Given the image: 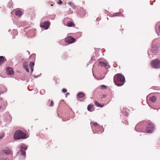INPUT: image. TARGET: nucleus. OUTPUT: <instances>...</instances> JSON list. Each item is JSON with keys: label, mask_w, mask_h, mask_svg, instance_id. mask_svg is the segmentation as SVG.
Here are the masks:
<instances>
[{"label": "nucleus", "mask_w": 160, "mask_h": 160, "mask_svg": "<svg viewBox=\"0 0 160 160\" xmlns=\"http://www.w3.org/2000/svg\"><path fill=\"white\" fill-rule=\"evenodd\" d=\"M114 82L115 84L118 86L123 85L125 81L124 76L120 73L116 75L114 77Z\"/></svg>", "instance_id": "nucleus-1"}, {"label": "nucleus", "mask_w": 160, "mask_h": 160, "mask_svg": "<svg viewBox=\"0 0 160 160\" xmlns=\"http://www.w3.org/2000/svg\"><path fill=\"white\" fill-rule=\"evenodd\" d=\"M26 138V134L20 130L17 131L14 135V139H23Z\"/></svg>", "instance_id": "nucleus-2"}, {"label": "nucleus", "mask_w": 160, "mask_h": 160, "mask_svg": "<svg viewBox=\"0 0 160 160\" xmlns=\"http://www.w3.org/2000/svg\"><path fill=\"white\" fill-rule=\"evenodd\" d=\"M21 148L20 150L18 152L17 154L18 155H22L24 158L25 156V150L27 149V147L24 144H22V145Z\"/></svg>", "instance_id": "nucleus-3"}, {"label": "nucleus", "mask_w": 160, "mask_h": 160, "mask_svg": "<svg viewBox=\"0 0 160 160\" xmlns=\"http://www.w3.org/2000/svg\"><path fill=\"white\" fill-rule=\"evenodd\" d=\"M152 67L155 68H158L160 67V61L158 59L153 60L151 62Z\"/></svg>", "instance_id": "nucleus-4"}, {"label": "nucleus", "mask_w": 160, "mask_h": 160, "mask_svg": "<svg viewBox=\"0 0 160 160\" xmlns=\"http://www.w3.org/2000/svg\"><path fill=\"white\" fill-rule=\"evenodd\" d=\"M154 126L152 123H150L147 127L146 132L147 133L152 132L153 130Z\"/></svg>", "instance_id": "nucleus-5"}, {"label": "nucleus", "mask_w": 160, "mask_h": 160, "mask_svg": "<svg viewBox=\"0 0 160 160\" xmlns=\"http://www.w3.org/2000/svg\"><path fill=\"white\" fill-rule=\"evenodd\" d=\"M65 41L68 43L71 44L74 42L75 39L72 37L68 36L65 39Z\"/></svg>", "instance_id": "nucleus-6"}, {"label": "nucleus", "mask_w": 160, "mask_h": 160, "mask_svg": "<svg viewBox=\"0 0 160 160\" xmlns=\"http://www.w3.org/2000/svg\"><path fill=\"white\" fill-rule=\"evenodd\" d=\"M40 26L41 27L45 29H47L49 27V23L48 21L45 22H44L41 23Z\"/></svg>", "instance_id": "nucleus-7"}, {"label": "nucleus", "mask_w": 160, "mask_h": 160, "mask_svg": "<svg viewBox=\"0 0 160 160\" xmlns=\"http://www.w3.org/2000/svg\"><path fill=\"white\" fill-rule=\"evenodd\" d=\"M6 72L8 75H13L14 73L12 68L9 67L6 68Z\"/></svg>", "instance_id": "nucleus-8"}, {"label": "nucleus", "mask_w": 160, "mask_h": 160, "mask_svg": "<svg viewBox=\"0 0 160 160\" xmlns=\"http://www.w3.org/2000/svg\"><path fill=\"white\" fill-rule=\"evenodd\" d=\"M28 62H23V68L25 69L26 71L28 72H29V69L28 68Z\"/></svg>", "instance_id": "nucleus-9"}, {"label": "nucleus", "mask_w": 160, "mask_h": 160, "mask_svg": "<svg viewBox=\"0 0 160 160\" xmlns=\"http://www.w3.org/2000/svg\"><path fill=\"white\" fill-rule=\"evenodd\" d=\"M3 152L4 153L6 154H11V151L10 149L8 148H6L3 150Z\"/></svg>", "instance_id": "nucleus-10"}, {"label": "nucleus", "mask_w": 160, "mask_h": 160, "mask_svg": "<svg viewBox=\"0 0 160 160\" xmlns=\"http://www.w3.org/2000/svg\"><path fill=\"white\" fill-rule=\"evenodd\" d=\"M84 96V94L82 92L79 93L77 95V97L78 98H82Z\"/></svg>", "instance_id": "nucleus-11"}, {"label": "nucleus", "mask_w": 160, "mask_h": 160, "mask_svg": "<svg viewBox=\"0 0 160 160\" xmlns=\"http://www.w3.org/2000/svg\"><path fill=\"white\" fill-rule=\"evenodd\" d=\"M68 4L71 6L73 9H74L76 8V6L75 5L73 4V3L72 2H69L68 3Z\"/></svg>", "instance_id": "nucleus-12"}, {"label": "nucleus", "mask_w": 160, "mask_h": 160, "mask_svg": "<svg viewBox=\"0 0 160 160\" xmlns=\"http://www.w3.org/2000/svg\"><path fill=\"white\" fill-rule=\"evenodd\" d=\"M67 25L68 27H71L73 26L74 24L72 22L69 21L67 22Z\"/></svg>", "instance_id": "nucleus-13"}, {"label": "nucleus", "mask_w": 160, "mask_h": 160, "mask_svg": "<svg viewBox=\"0 0 160 160\" xmlns=\"http://www.w3.org/2000/svg\"><path fill=\"white\" fill-rule=\"evenodd\" d=\"M156 98L154 96H153L150 98V100L152 102H154L156 100Z\"/></svg>", "instance_id": "nucleus-14"}, {"label": "nucleus", "mask_w": 160, "mask_h": 160, "mask_svg": "<svg viewBox=\"0 0 160 160\" xmlns=\"http://www.w3.org/2000/svg\"><path fill=\"white\" fill-rule=\"evenodd\" d=\"M22 13L21 11L20 10L16 11L15 12V15L16 16H20Z\"/></svg>", "instance_id": "nucleus-15"}, {"label": "nucleus", "mask_w": 160, "mask_h": 160, "mask_svg": "<svg viewBox=\"0 0 160 160\" xmlns=\"http://www.w3.org/2000/svg\"><path fill=\"white\" fill-rule=\"evenodd\" d=\"M95 105L98 107H102L103 105L102 106L101 104H100L97 101H96L95 102Z\"/></svg>", "instance_id": "nucleus-16"}, {"label": "nucleus", "mask_w": 160, "mask_h": 160, "mask_svg": "<svg viewBox=\"0 0 160 160\" xmlns=\"http://www.w3.org/2000/svg\"><path fill=\"white\" fill-rule=\"evenodd\" d=\"M4 60V58L3 56H0V64L3 62Z\"/></svg>", "instance_id": "nucleus-17"}, {"label": "nucleus", "mask_w": 160, "mask_h": 160, "mask_svg": "<svg viewBox=\"0 0 160 160\" xmlns=\"http://www.w3.org/2000/svg\"><path fill=\"white\" fill-rule=\"evenodd\" d=\"M100 64L101 65L102 67H105L107 65L106 63L103 62H100Z\"/></svg>", "instance_id": "nucleus-18"}, {"label": "nucleus", "mask_w": 160, "mask_h": 160, "mask_svg": "<svg viewBox=\"0 0 160 160\" xmlns=\"http://www.w3.org/2000/svg\"><path fill=\"white\" fill-rule=\"evenodd\" d=\"M92 106L91 105H88V111H91V109H92Z\"/></svg>", "instance_id": "nucleus-19"}, {"label": "nucleus", "mask_w": 160, "mask_h": 160, "mask_svg": "<svg viewBox=\"0 0 160 160\" xmlns=\"http://www.w3.org/2000/svg\"><path fill=\"white\" fill-rule=\"evenodd\" d=\"M29 65L30 68H32L34 65V63L33 62H30Z\"/></svg>", "instance_id": "nucleus-20"}, {"label": "nucleus", "mask_w": 160, "mask_h": 160, "mask_svg": "<svg viewBox=\"0 0 160 160\" xmlns=\"http://www.w3.org/2000/svg\"><path fill=\"white\" fill-rule=\"evenodd\" d=\"M0 160H9V159L8 157L6 158H0Z\"/></svg>", "instance_id": "nucleus-21"}, {"label": "nucleus", "mask_w": 160, "mask_h": 160, "mask_svg": "<svg viewBox=\"0 0 160 160\" xmlns=\"http://www.w3.org/2000/svg\"><path fill=\"white\" fill-rule=\"evenodd\" d=\"M120 14H121V13H119V12H117V13H114V15L115 16H119V15Z\"/></svg>", "instance_id": "nucleus-22"}, {"label": "nucleus", "mask_w": 160, "mask_h": 160, "mask_svg": "<svg viewBox=\"0 0 160 160\" xmlns=\"http://www.w3.org/2000/svg\"><path fill=\"white\" fill-rule=\"evenodd\" d=\"M101 88L102 89H106V87L104 85H102L101 86Z\"/></svg>", "instance_id": "nucleus-23"}, {"label": "nucleus", "mask_w": 160, "mask_h": 160, "mask_svg": "<svg viewBox=\"0 0 160 160\" xmlns=\"http://www.w3.org/2000/svg\"><path fill=\"white\" fill-rule=\"evenodd\" d=\"M62 91L63 92L65 93L67 91V90L66 89H63L62 90Z\"/></svg>", "instance_id": "nucleus-24"}, {"label": "nucleus", "mask_w": 160, "mask_h": 160, "mask_svg": "<svg viewBox=\"0 0 160 160\" xmlns=\"http://www.w3.org/2000/svg\"><path fill=\"white\" fill-rule=\"evenodd\" d=\"M92 124L95 126H97L98 125V124L97 122H94L92 123Z\"/></svg>", "instance_id": "nucleus-25"}, {"label": "nucleus", "mask_w": 160, "mask_h": 160, "mask_svg": "<svg viewBox=\"0 0 160 160\" xmlns=\"http://www.w3.org/2000/svg\"><path fill=\"white\" fill-rule=\"evenodd\" d=\"M57 3L58 4H61L62 3V1H61V0H59Z\"/></svg>", "instance_id": "nucleus-26"}, {"label": "nucleus", "mask_w": 160, "mask_h": 160, "mask_svg": "<svg viewBox=\"0 0 160 160\" xmlns=\"http://www.w3.org/2000/svg\"><path fill=\"white\" fill-rule=\"evenodd\" d=\"M53 101H51V104H50V106H53Z\"/></svg>", "instance_id": "nucleus-27"}, {"label": "nucleus", "mask_w": 160, "mask_h": 160, "mask_svg": "<svg viewBox=\"0 0 160 160\" xmlns=\"http://www.w3.org/2000/svg\"><path fill=\"white\" fill-rule=\"evenodd\" d=\"M3 134H2V135L0 134V139H1L3 138Z\"/></svg>", "instance_id": "nucleus-28"}, {"label": "nucleus", "mask_w": 160, "mask_h": 160, "mask_svg": "<svg viewBox=\"0 0 160 160\" xmlns=\"http://www.w3.org/2000/svg\"><path fill=\"white\" fill-rule=\"evenodd\" d=\"M30 68V69H31V71L32 72L33 71V68Z\"/></svg>", "instance_id": "nucleus-29"}, {"label": "nucleus", "mask_w": 160, "mask_h": 160, "mask_svg": "<svg viewBox=\"0 0 160 160\" xmlns=\"http://www.w3.org/2000/svg\"><path fill=\"white\" fill-rule=\"evenodd\" d=\"M159 30L160 32V25H159Z\"/></svg>", "instance_id": "nucleus-30"}, {"label": "nucleus", "mask_w": 160, "mask_h": 160, "mask_svg": "<svg viewBox=\"0 0 160 160\" xmlns=\"http://www.w3.org/2000/svg\"><path fill=\"white\" fill-rule=\"evenodd\" d=\"M69 92H67L66 94V95H69Z\"/></svg>", "instance_id": "nucleus-31"}, {"label": "nucleus", "mask_w": 160, "mask_h": 160, "mask_svg": "<svg viewBox=\"0 0 160 160\" xmlns=\"http://www.w3.org/2000/svg\"><path fill=\"white\" fill-rule=\"evenodd\" d=\"M1 107H2V106L0 105V109L1 108Z\"/></svg>", "instance_id": "nucleus-32"}, {"label": "nucleus", "mask_w": 160, "mask_h": 160, "mask_svg": "<svg viewBox=\"0 0 160 160\" xmlns=\"http://www.w3.org/2000/svg\"><path fill=\"white\" fill-rule=\"evenodd\" d=\"M51 6H53V5L52 4H51Z\"/></svg>", "instance_id": "nucleus-33"}]
</instances>
